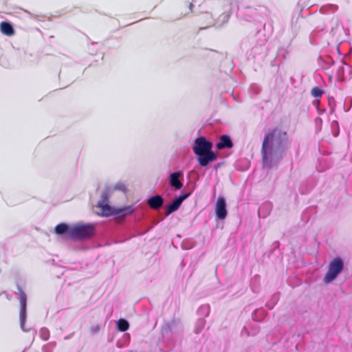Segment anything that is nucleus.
I'll list each match as a JSON object with an SVG mask.
<instances>
[{
    "label": "nucleus",
    "instance_id": "obj_17",
    "mask_svg": "<svg viewBox=\"0 0 352 352\" xmlns=\"http://www.w3.org/2000/svg\"><path fill=\"white\" fill-rule=\"evenodd\" d=\"M129 322L126 320L120 319L118 321V327L120 331H125L129 329Z\"/></svg>",
    "mask_w": 352,
    "mask_h": 352
},
{
    "label": "nucleus",
    "instance_id": "obj_5",
    "mask_svg": "<svg viewBox=\"0 0 352 352\" xmlns=\"http://www.w3.org/2000/svg\"><path fill=\"white\" fill-rule=\"evenodd\" d=\"M212 144L207 141L205 138L200 137L195 142L193 151L197 155L199 154L210 151L212 148Z\"/></svg>",
    "mask_w": 352,
    "mask_h": 352
},
{
    "label": "nucleus",
    "instance_id": "obj_23",
    "mask_svg": "<svg viewBox=\"0 0 352 352\" xmlns=\"http://www.w3.org/2000/svg\"><path fill=\"white\" fill-rule=\"evenodd\" d=\"M330 8H331V9L332 10V11H335V10H337V6H335V5H331V6H330Z\"/></svg>",
    "mask_w": 352,
    "mask_h": 352
},
{
    "label": "nucleus",
    "instance_id": "obj_24",
    "mask_svg": "<svg viewBox=\"0 0 352 352\" xmlns=\"http://www.w3.org/2000/svg\"><path fill=\"white\" fill-rule=\"evenodd\" d=\"M206 18L207 19H211L212 18V16L210 13H206Z\"/></svg>",
    "mask_w": 352,
    "mask_h": 352
},
{
    "label": "nucleus",
    "instance_id": "obj_2",
    "mask_svg": "<svg viewBox=\"0 0 352 352\" xmlns=\"http://www.w3.org/2000/svg\"><path fill=\"white\" fill-rule=\"evenodd\" d=\"M344 270V261L340 257L333 258L328 265V270L326 272L323 282L328 285L335 280Z\"/></svg>",
    "mask_w": 352,
    "mask_h": 352
},
{
    "label": "nucleus",
    "instance_id": "obj_8",
    "mask_svg": "<svg viewBox=\"0 0 352 352\" xmlns=\"http://www.w3.org/2000/svg\"><path fill=\"white\" fill-rule=\"evenodd\" d=\"M198 161L201 166H207L210 162L217 160V155L210 150L206 153L197 155Z\"/></svg>",
    "mask_w": 352,
    "mask_h": 352
},
{
    "label": "nucleus",
    "instance_id": "obj_14",
    "mask_svg": "<svg viewBox=\"0 0 352 352\" xmlns=\"http://www.w3.org/2000/svg\"><path fill=\"white\" fill-rule=\"evenodd\" d=\"M71 227H69L65 223H60L56 226L55 228V232L58 234H66L69 236V231Z\"/></svg>",
    "mask_w": 352,
    "mask_h": 352
},
{
    "label": "nucleus",
    "instance_id": "obj_20",
    "mask_svg": "<svg viewBox=\"0 0 352 352\" xmlns=\"http://www.w3.org/2000/svg\"><path fill=\"white\" fill-rule=\"evenodd\" d=\"M278 296L274 295V296L272 297V301H271V302H267V306L270 309H272V308L274 307V305L276 304V302H278Z\"/></svg>",
    "mask_w": 352,
    "mask_h": 352
},
{
    "label": "nucleus",
    "instance_id": "obj_18",
    "mask_svg": "<svg viewBox=\"0 0 352 352\" xmlns=\"http://www.w3.org/2000/svg\"><path fill=\"white\" fill-rule=\"evenodd\" d=\"M40 336L43 340H47L50 338V331L47 328H42L40 330Z\"/></svg>",
    "mask_w": 352,
    "mask_h": 352
},
{
    "label": "nucleus",
    "instance_id": "obj_12",
    "mask_svg": "<svg viewBox=\"0 0 352 352\" xmlns=\"http://www.w3.org/2000/svg\"><path fill=\"white\" fill-rule=\"evenodd\" d=\"M232 142L230 138L227 135H223L221 137L219 142L217 144V148L218 149H223L225 148H232Z\"/></svg>",
    "mask_w": 352,
    "mask_h": 352
},
{
    "label": "nucleus",
    "instance_id": "obj_15",
    "mask_svg": "<svg viewBox=\"0 0 352 352\" xmlns=\"http://www.w3.org/2000/svg\"><path fill=\"white\" fill-rule=\"evenodd\" d=\"M205 326L206 320L204 318L198 319L195 325L194 332L196 334L200 333L204 330Z\"/></svg>",
    "mask_w": 352,
    "mask_h": 352
},
{
    "label": "nucleus",
    "instance_id": "obj_10",
    "mask_svg": "<svg viewBox=\"0 0 352 352\" xmlns=\"http://www.w3.org/2000/svg\"><path fill=\"white\" fill-rule=\"evenodd\" d=\"M181 175L182 173L180 172H175L170 175V184L177 190L181 189L183 186L179 180Z\"/></svg>",
    "mask_w": 352,
    "mask_h": 352
},
{
    "label": "nucleus",
    "instance_id": "obj_9",
    "mask_svg": "<svg viewBox=\"0 0 352 352\" xmlns=\"http://www.w3.org/2000/svg\"><path fill=\"white\" fill-rule=\"evenodd\" d=\"M189 193H186L183 195H180L179 197L175 199L173 201V202L168 206L166 211V215H168L170 213L176 211L179 208L183 201L186 199L189 196Z\"/></svg>",
    "mask_w": 352,
    "mask_h": 352
},
{
    "label": "nucleus",
    "instance_id": "obj_22",
    "mask_svg": "<svg viewBox=\"0 0 352 352\" xmlns=\"http://www.w3.org/2000/svg\"><path fill=\"white\" fill-rule=\"evenodd\" d=\"M116 188H118V189H119V190H124L125 187H124V185H122V184H118V185L116 186Z\"/></svg>",
    "mask_w": 352,
    "mask_h": 352
},
{
    "label": "nucleus",
    "instance_id": "obj_19",
    "mask_svg": "<svg viewBox=\"0 0 352 352\" xmlns=\"http://www.w3.org/2000/svg\"><path fill=\"white\" fill-rule=\"evenodd\" d=\"M311 94L316 98L320 97L322 94V91L318 87H314L311 90Z\"/></svg>",
    "mask_w": 352,
    "mask_h": 352
},
{
    "label": "nucleus",
    "instance_id": "obj_3",
    "mask_svg": "<svg viewBox=\"0 0 352 352\" xmlns=\"http://www.w3.org/2000/svg\"><path fill=\"white\" fill-rule=\"evenodd\" d=\"M94 233V228L91 225H76L70 228L69 236L72 239H82L91 236Z\"/></svg>",
    "mask_w": 352,
    "mask_h": 352
},
{
    "label": "nucleus",
    "instance_id": "obj_1",
    "mask_svg": "<svg viewBox=\"0 0 352 352\" xmlns=\"http://www.w3.org/2000/svg\"><path fill=\"white\" fill-rule=\"evenodd\" d=\"M289 142L287 134L280 129L266 133L263 142L261 154L264 168L276 166L285 155Z\"/></svg>",
    "mask_w": 352,
    "mask_h": 352
},
{
    "label": "nucleus",
    "instance_id": "obj_26",
    "mask_svg": "<svg viewBox=\"0 0 352 352\" xmlns=\"http://www.w3.org/2000/svg\"><path fill=\"white\" fill-rule=\"evenodd\" d=\"M192 6H193V3H191L190 5V8H191L192 7Z\"/></svg>",
    "mask_w": 352,
    "mask_h": 352
},
{
    "label": "nucleus",
    "instance_id": "obj_16",
    "mask_svg": "<svg viewBox=\"0 0 352 352\" xmlns=\"http://www.w3.org/2000/svg\"><path fill=\"white\" fill-rule=\"evenodd\" d=\"M210 311V307L209 305L206 304L199 307L197 312L200 316L207 317L208 316Z\"/></svg>",
    "mask_w": 352,
    "mask_h": 352
},
{
    "label": "nucleus",
    "instance_id": "obj_11",
    "mask_svg": "<svg viewBox=\"0 0 352 352\" xmlns=\"http://www.w3.org/2000/svg\"><path fill=\"white\" fill-rule=\"evenodd\" d=\"M148 204L151 208L157 210L161 208L163 204V199L160 195L154 196L148 200Z\"/></svg>",
    "mask_w": 352,
    "mask_h": 352
},
{
    "label": "nucleus",
    "instance_id": "obj_21",
    "mask_svg": "<svg viewBox=\"0 0 352 352\" xmlns=\"http://www.w3.org/2000/svg\"><path fill=\"white\" fill-rule=\"evenodd\" d=\"M99 329H100L99 326L96 325V326H94V327H91V331L93 333H96L99 331Z\"/></svg>",
    "mask_w": 352,
    "mask_h": 352
},
{
    "label": "nucleus",
    "instance_id": "obj_7",
    "mask_svg": "<svg viewBox=\"0 0 352 352\" xmlns=\"http://www.w3.org/2000/svg\"><path fill=\"white\" fill-rule=\"evenodd\" d=\"M215 212L218 219L221 220L226 219L228 214L226 200L222 197H219L217 199L215 207Z\"/></svg>",
    "mask_w": 352,
    "mask_h": 352
},
{
    "label": "nucleus",
    "instance_id": "obj_6",
    "mask_svg": "<svg viewBox=\"0 0 352 352\" xmlns=\"http://www.w3.org/2000/svg\"><path fill=\"white\" fill-rule=\"evenodd\" d=\"M20 305H21V310H20V324L21 328L24 331H28V329H26L25 328V322L26 319V301H27V296L24 292L20 293Z\"/></svg>",
    "mask_w": 352,
    "mask_h": 352
},
{
    "label": "nucleus",
    "instance_id": "obj_13",
    "mask_svg": "<svg viewBox=\"0 0 352 352\" xmlns=\"http://www.w3.org/2000/svg\"><path fill=\"white\" fill-rule=\"evenodd\" d=\"M1 32L8 36H12L14 34V30L12 25L8 22H1L0 24Z\"/></svg>",
    "mask_w": 352,
    "mask_h": 352
},
{
    "label": "nucleus",
    "instance_id": "obj_4",
    "mask_svg": "<svg viewBox=\"0 0 352 352\" xmlns=\"http://www.w3.org/2000/svg\"><path fill=\"white\" fill-rule=\"evenodd\" d=\"M98 206L101 209L102 215L105 217H109L113 214L126 216L133 212V208L131 206L121 208H113L109 205L104 204V201H100Z\"/></svg>",
    "mask_w": 352,
    "mask_h": 352
},
{
    "label": "nucleus",
    "instance_id": "obj_25",
    "mask_svg": "<svg viewBox=\"0 0 352 352\" xmlns=\"http://www.w3.org/2000/svg\"><path fill=\"white\" fill-rule=\"evenodd\" d=\"M192 1H193V2H195V3H197V2H199V1H198V0H192Z\"/></svg>",
    "mask_w": 352,
    "mask_h": 352
}]
</instances>
